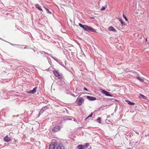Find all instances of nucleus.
<instances>
[{
  "mask_svg": "<svg viewBox=\"0 0 149 149\" xmlns=\"http://www.w3.org/2000/svg\"><path fill=\"white\" fill-rule=\"evenodd\" d=\"M79 25L81 27L83 28L86 31L91 30L92 31L95 32V29L90 26H88L86 25H83L81 23L79 24Z\"/></svg>",
  "mask_w": 149,
  "mask_h": 149,
  "instance_id": "nucleus-1",
  "label": "nucleus"
},
{
  "mask_svg": "<svg viewBox=\"0 0 149 149\" xmlns=\"http://www.w3.org/2000/svg\"><path fill=\"white\" fill-rule=\"evenodd\" d=\"M89 145L88 143H85L83 146L82 145H79L77 146V148L78 149H86Z\"/></svg>",
  "mask_w": 149,
  "mask_h": 149,
  "instance_id": "nucleus-2",
  "label": "nucleus"
},
{
  "mask_svg": "<svg viewBox=\"0 0 149 149\" xmlns=\"http://www.w3.org/2000/svg\"><path fill=\"white\" fill-rule=\"evenodd\" d=\"M84 100L83 97H80L77 100V103L79 106H80L84 102Z\"/></svg>",
  "mask_w": 149,
  "mask_h": 149,
  "instance_id": "nucleus-3",
  "label": "nucleus"
},
{
  "mask_svg": "<svg viewBox=\"0 0 149 149\" xmlns=\"http://www.w3.org/2000/svg\"><path fill=\"white\" fill-rule=\"evenodd\" d=\"M53 72L56 77H58L59 79L62 78V76L59 74V73L56 70H54Z\"/></svg>",
  "mask_w": 149,
  "mask_h": 149,
  "instance_id": "nucleus-4",
  "label": "nucleus"
},
{
  "mask_svg": "<svg viewBox=\"0 0 149 149\" xmlns=\"http://www.w3.org/2000/svg\"><path fill=\"white\" fill-rule=\"evenodd\" d=\"M101 92L102 93L104 94L106 96L110 97L113 96L111 94H110L109 92L104 90H102Z\"/></svg>",
  "mask_w": 149,
  "mask_h": 149,
  "instance_id": "nucleus-5",
  "label": "nucleus"
},
{
  "mask_svg": "<svg viewBox=\"0 0 149 149\" xmlns=\"http://www.w3.org/2000/svg\"><path fill=\"white\" fill-rule=\"evenodd\" d=\"M61 129V127L60 126L57 125L55 126L52 129V130L54 132H57L59 131Z\"/></svg>",
  "mask_w": 149,
  "mask_h": 149,
  "instance_id": "nucleus-6",
  "label": "nucleus"
},
{
  "mask_svg": "<svg viewBox=\"0 0 149 149\" xmlns=\"http://www.w3.org/2000/svg\"><path fill=\"white\" fill-rule=\"evenodd\" d=\"M56 144V142H52L49 145L48 149H54V148Z\"/></svg>",
  "mask_w": 149,
  "mask_h": 149,
  "instance_id": "nucleus-7",
  "label": "nucleus"
},
{
  "mask_svg": "<svg viewBox=\"0 0 149 149\" xmlns=\"http://www.w3.org/2000/svg\"><path fill=\"white\" fill-rule=\"evenodd\" d=\"M56 149H65L64 146L62 143H59L57 145Z\"/></svg>",
  "mask_w": 149,
  "mask_h": 149,
  "instance_id": "nucleus-8",
  "label": "nucleus"
},
{
  "mask_svg": "<svg viewBox=\"0 0 149 149\" xmlns=\"http://www.w3.org/2000/svg\"><path fill=\"white\" fill-rule=\"evenodd\" d=\"M37 89V87H35L33 89V90L30 91H29L28 93H29L34 94L36 92Z\"/></svg>",
  "mask_w": 149,
  "mask_h": 149,
  "instance_id": "nucleus-9",
  "label": "nucleus"
},
{
  "mask_svg": "<svg viewBox=\"0 0 149 149\" xmlns=\"http://www.w3.org/2000/svg\"><path fill=\"white\" fill-rule=\"evenodd\" d=\"M87 98L88 100H90L94 101L96 100L95 97L88 96H87Z\"/></svg>",
  "mask_w": 149,
  "mask_h": 149,
  "instance_id": "nucleus-10",
  "label": "nucleus"
},
{
  "mask_svg": "<svg viewBox=\"0 0 149 149\" xmlns=\"http://www.w3.org/2000/svg\"><path fill=\"white\" fill-rule=\"evenodd\" d=\"M5 141L8 142L10 140V139L9 138L8 136H6L3 139Z\"/></svg>",
  "mask_w": 149,
  "mask_h": 149,
  "instance_id": "nucleus-11",
  "label": "nucleus"
},
{
  "mask_svg": "<svg viewBox=\"0 0 149 149\" xmlns=\"http://www.w3.org/2000/svg\"><path fill=\"white\" fill-rule=\"evenodd\" d=\"M47 107H42V110L41 111H40L39 113L40 114L41 113H42L45 110L47 109Z\"/></svg>",
  "mask_w": 149,
  "mask_h": 149,
  "instance_id": "nucleus-12",
  "label": "nucleus"
},
{
  "mask_svg": "<svg viewBox=\"0 0 149 149\" xmlns=\"http://www.w3.org/2000/svg\"><path fill=\"white\" fill-rule=\"evenodd\" d=\"M108 30L109 31H116L114 28L111 26H110L108 28Z\"/></svg>",
  "mask_w": 149,
  "mask_h": 149,
  "instance_id": "nucleus-13",
  "label": "nucleus"
},
{
  "mask_svg": "<svg viewBox=\"0 0 149 149\" xmlns=\"http://www.w3.org/2000/svg\"><path fill=\"white\" fill-rule=\"evenodd\" d=\"M36 7L38 10L42 11V9L41 8V7L40 6L39 4H36Z\"/></svg>",
  "mask_w": 149,
  "mask_h": 149,
  "instance_id": "nucleus-14",
  "label": "nucleus"
},
{
  "mask_svg": "<svg viewBox=\"0 0 149 149\" xmlns=\"http://www.w3.org/2000/svg\"><path fill=\"white\" fill-rule=\"evenodd\" d=\"M139 97L140 98L141 97L144 100H147V98L145 96H144V95H143L141 94L139 95Z\"/></svg>",
  "mask_w": 149,
  "mask_h": 149,
  "instance_id": "nucleus-15",
  "label": "nucleus"
},
{
  "mask_svg": "<svg viewBox=\"0 0 149 149\" xmlns=\"http://www.w3.org/2000/svg\"><path fill=\"white\" fill-rule=\"evenodd\" d=\"M119 20L120 22V23H121L122 25H125V24L123 22L122 19L120 18H119Z\"/></svg>",
  "mask_w": 149,
  "mask_h": 149,
  "instance_id": "nucleus-16",
  "label": "nucleus"
},
{
  "mask_svg": "<svg viewBox=\"0 0 149 149\" xmlns=\"http://www.w3.org/2000/svg\"><path fill=\"white\" fill-rule=\"evenodd\" d=\"M137 79L138 80H139V81H140L141 82H143L144 81V80L143 79H142V78H141L139 77H137Z\"/></svg>",
  "mask_w": 149,
  "mask_h": 149,
  "instance_id": "nucleus-17",
  "label": "nucleus"
},
{
  "mask_svg": "<svg viewBox=\"0 0 149 149\" xmlns=\"http://www.w3.org/2000/svg\"><path fill=\"white\" fill-rule=\"evenodd\" d=\"M44 8L47 11V13H49V14H51V12L48 10V9L45 7H44Z\"/></svg>",
  "mask_w": 149,
  "mask_h": 149,
  "instance_id": "nucleus-18",
  "label": "nucleus"
},
{
  "mask_svg": "<svg viewBox=\"0 0 149 149\" xmlns=\"http://www.w3.org/2000/svg\"><path fill=\"white\" fill-rule=\"evenodd\" d=\"M97 122L100 123H101V118H98L97 119Z\"/></svg>",
  "mask_w": 149,
  "mask_h": 149,
  "instance_id": "nucleus-19",
  "label": "nucleus"
},
{
  "mask_svg": "<svg viewBox=\"0 0 149 149\" xmlns=\"http://www.w3.org/2000/svg\"><path fill=\"white\" fill-rule=\"evenodd\" d=\"M123 17H124V18L125 19V20L126 21H127L128 19L126 17V16L124 14H123Z\"/></svg>",
  "mask_w": 149,
  "mask_h": 149,
  "instance_id": "nucleus-20",
  "label": "nucleus"
},
{
  "mask_svg": "<svg viewBox=\"0 0 149 149\" xmlns=\"http://www.w3.org/2000/svg\"><path fill=\"white\" fill-rule=\"evenodd\" d=\"M106 7H107V6H104L102 7L101 9V10H104L106 8Z\"/></svg>",
  "mask_w": 149,
  "mask_h": 149,
  "instance_id": "nucleus-21",
  "label": "nucleus"
},
{
  "mask_svg": "<svg viewBox=\"0 0 149 149\" xmlns=\"http://www.w3.org/2000/svg\"><path fill=\"white\" fill-rule=\"evenodd\" d=\"M92 115H93V113H91L87 117V118H89V117H91L92 116Z\"/></svg>",
  "mask_w": 149,
  "mask_h": 149,
  "instance_id": "nucleus-22",
  "label": "nucleus"
},
{
  "mask_svg": "<svg viewBox=\"0 0 149 149\" xmlns=\"http://www.w3.org/2000/svg\"><path fill=\"white\" fill-rule=\"evenodd\" d=\"M126 101L128 102V104H130V101H127V100H126Z\"/></svg>",
  "mask_w": 149,
  "mask_h": 149,
  "instance_id": "nucleus-23",
  "label": "nucleus"
},
{
  "mask_svg": "<svg viewBox=\"0 0 149 149\" xmlns=\"http://www.w3.org/2000/svg\"><path fill=\"white\" fill-rule=\"evenodd\" d=\"M84 90H85V91H88L87 89L86 88H84Z\"/></svg>",
  "mask_w": 149,
  "mask_h": 149,
  "instance_id": "nucleus-24",
  "label": "nucleus"
},
{
  "mask_svg": "<svg viewBox=\"0 0 149 149\" xmlns=\"http://www.w3.org/2000/svg\"><path fill=\"white\" fill-rule=\"evenodd\" d=\"M134 102H131V105H134Z\"/></svg>",
  "mask_w": 149,
  "mask_h": 149,
  "instance_id": "nucleus-25",
  "label": "nucleus"
},
{
  "mask_svg": "<svg viewBox=\"0 0 149 149\" xmlns=\"http://www.w3.org/2000/svg\"><path fill=\"white\" fill-rule=\"evenodd\" d=\"M72 95L73 96H74V95L73 94H72Z\"/></svg>",
  "mask_w": 149,
  "mask_h": 149,
  "instance_id": "nucleus-26",
  "label": "nucleus"
}]
</instances>
